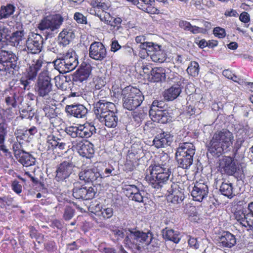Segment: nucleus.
<instances>
[{
  "label": "nucleus",
  "instance_id": "1",
  "mask_svg": "<svg viewBox=\"0 0 253 253\" xmlns=\"http://www.w3.org/2000/svg\"><path fill=\"white\" fill-rule=\"evenodd\" d=\"M150 169V173L146 176V179L152 187L167 191L172 202L179 203L183 201L184 196L179 190L178 184L169 179L171 173L169 168L154 165L151 166Z\"/></svg>",
  "mask_w": 253,
  "mask_h": 253
},
{
  "label": "nucleus",
  "instance_id": "2",
  "mask_svg": "<svg viewBox=\"0 0 253 253\" xmlns=\"http://www.w3.org/2000/svg\"><path fill=\"white\" fill-rule=\"evenodd\" d=\"M42 43V37L36 33H32L26 41V46L30 52L26 59L29 65L28 72L30 79L36 78L42 66V59L37 54L41 52Z\"/></svg>",
  "mask_w": 253,
  "mask_h": 253
},
{
  "label": "nucleus",
  "instance_id": "3",
  "mask_svg": "<svg viewBox=\"0 0 253 253\" xmlns=\"http://www.w3.org/2000/svg\"><path fill=\"white\" fill-rule=\"evenodd\" d=\"M115 110V105L110 102L99 100L94 104L93 111L96 118L109 128H114L117 126L118 118Z\"/></svg>",
  "mask_w": 253,
  "mask_h": 253
},
{
  "label": "nucleus",
  "instance_id": "4",
  "mask_svg": "<svg viewBox=\"0 0 253 253\" xmlns=\"http://www.w3.org/2000/svg\"><path fill=\"white\" fill-rule=\"evenodd\" d=\"M233 133L226 129L216 131L208 145V151L212 155H221L229 150L233 144Z\"/></svg>",
  "mask_w": 253,
  "mask_h": 253
},
{
  "label": "nucleus",
  "instance_id": "5",
  "mask_svg": "<svg viewBox=\"0 0 253 253\" xmlns=\"http://www.w3.org/2000/svg\"><path fill=\"white\" fill-rule=\"evenodd\" d=\"M123 106L128 110H133L139 107L144 100V96L137 88L127 86L122 91Z\"/></svg>",
  "mask_w": 253,
  "mask_h": 253
},
{
  "label": "nucleus",
  "instance_id": "6",
  "mask_svg": "<svg viewBox=\"0 0 253 253\" xmlns=\"http://www.w3.org/2000/svg\"><path fill=\"white\" fill-rule=\"evenodd\" d=\"M78 64V56L73 50L68 51L61 58L54 61L55 69L63 74L74 70Z\"/></svg>",
  "mask_w": 253,
  "mask_h": 253
},
{
  "label": "nucleus",
  "instance_id": "7",
  "mask_svg": "<svg viewBox=\"0 0 253 253\" xmlns=\"http://www.w3.org/2000/svg\"><path fill=\"white\" fill-rule=\"evenodd\" d=\"M35 90L38 96L50 99L53 94L51 79L46 72L41 73L35 85Z\"/></svg>",
  "mask_w": 253,
  "mask_h": 253
},
{
  "label": "nucleus",
  "instance_id": "8",
  "mask_svg": "<svg viewBox=\"0 0 253 253\" xmlns=\"http://www.w3.org/2000/svg\"><path fill=\"white\" fill-rule=\"evenodd\" d=\"M169 78L174 83L177 84V86H172L165 91L164 97L169 101H172L176 98L181 92V87L184 84V79L177 73L172 75L170 74Z\"/></svg>",
  "mask_w": 253,
  "mask_h": 253
},
{
  "label": "nucleus",
  "instance_id": "9",
  "mask_svg": "<svg viewBox=\"0 0 253 253\" xmlns=\"http://www.w3.org/2000/svg\"><path fill=\"white\" fill-rule=\"evenodd\" d=\"M128 231L125 239V244L126 245H137L139 243H144L147 244L150 242L149 239H151V238L148 234L140 231H134L131 229H129Z\"/></svg>",
  "mask_w": 253,
  "mask_h": 253
},
{
  "label": "nucleus",
  "instance_id": "10",
  "mask_svg": "<svg viewBox=\"0 0 253 253\" xmlns=\"http://www.w3.org/2000/svg\"><path fill=\"white\" fill-rule=\"evenodd\" d=\"M76 168L72 161H64L57 165L56 170L55 179L58 181H63L68 178Z\"/></svg>",
  "mask_w": 253,
  "mask_h": 253
},
{
  "label": "nucleus",
  "instance_id": "11",
  "mask_svg": "<svg viewBox=\"0 0 253 253\" xmlns=\"http://www.w3.org/2000/svg\"><path fill=\"white\" fill-rule=\"evenodd\" d=\"M63 21V18L60 15L47 17L42 20L38 28L41 30L54 31L60 27Z\"/></svg>",
  "mask_w": 253,
  "mask_h": 253
},
{
  "label": "nucleus",
  "instance_id": "12",
  "mask_svg": "<svg viewBox=\"0 0 253 253\" xmlns=\"http://www.w3.org/2000/svg\"><path fill=\"white\" fill-rule=\"evenodd\" d=\"M95 190L92 187L76 186L73 190V196L77 199H92L96 193Z\"/></svg>",
  "mask_w": 253,
  "mask_h": 253
},
{
  "label": "nucleus",
  "instance_id": "13",
  "mask_svg": "<svg viewBox=\"0 0 253 253\" xmlns=\"http://www.w3.org/2000/svg\"><path fill=\"white\" fill-rule=\"evenodd\" d=\"M106 49L100 42H94L89 47V57L96 60L101 61L106 56Z\"/></svg>",
  "mask_w": 253,
  "mask_h": 253
},
{
  "label": "nucleus",
  "instance_id": "14",
  "mask_svg": "<svg viewBox=\"0 0 253 253\" xmlns=\"http://www.w3.org/2000/svg\"><path fill=\"white\" fill-rule=\"evenodd\" d=\"M17 60L18 57L12 52L2 49L0 50V62L5 63L6 66L17 70L19 68Z\"/></svg>",
  "mask_w": 253,
  "mask_h": 253
},
{
  "label": "nucleus",
  "instance_id": "15",
  "mask_svg": "<svg viewBox=\"0 0 253 253\" xmlns=\"http://www.w3.org/2000/svg\"><path fill=\"white\" fill-rule=\"evenodd\" d=\"M208 192V185L199 181L195 183L191 194L194 201L202 202L207 196Z\"/></svg>",
  "mask_w": 253,
  "mask_h": 253
},
{
  "label": "nucleus",
  "instance_id": "16",
  "mask_svg": "<svg viewBox=\"0 0 253 253\" xmlns=\"http://www.w3.org/2000/svg\"><path fill=\"white\" fill-rule=\"evenodd\" d=\"M219 168L221 172L229 175H232L237 170L235 162L230 157H225L220 160Z\"/></svg>",
  "mask_w": 253,
  "mask_h": 253
},
{
  "label": "nucleus",
  "instance_id": "17",
  "mask_svg": "<svg viewBox=\"0 0 253 253\" xmlns=\"http://www.w3.org/2000/svg\"><path fill=\"white\" fill-rule=\"evenodd\" d=\"M80 179L87 182L94 181L100 182L102 178L101 174L96 168L85 169L79 174Z\"/></svg>",
  "mask_w": 253,
  "mask_h": 253
},
{
  "label": "nucleus",
  "instance_id": "18",
  "mask_svg": "<svg viewBox=\"0 0 253 253\" xmlns=\"http://www.w3.org/2000/svg\"><path fill=\"white\" fill-rule=\"evenodd\" d=\"M160 46L158 44H155L150 46L147 49V53L148 56L155 62L162 63L166 59V54L164 51L161 49Z\"/></svg>",
  "mask_w": 253,
  "mask_h": 253
},
{
  "label": "nucleus",
  "instance_id": "19",
  "mask_svg": "<svg viewBox=\"0 0 253 253\" xmlns=\"http://www.w3.org/2000/svg\"><path fill=\"white\" fill-rule=\"evenodd\" d=\"M66 111L71 115L78 118H83L87 113V110L84 106L80 104H73L67 105Z\"/></svg>",
  "mask_w": 253,
  "mask_h": 253
},
{
  "label": "nucleus",
  "instance_id": "20",
  "mask_svg": "<svg viewBox=\"0 0 253 253\" xmlns=\"http://www.w3.org/2000/svg\"><path fill=\"white\" fill-rule=\"evenodd\" d=\"M149 115L153 121L162 124L167 123L170 117L167 111L157 108L150 109Z\"/></svg>",
  "mask_w": 253,
  "mask_h": 253
},
{
  "label": "nucleus",
  "instance_id": "21",
  "mask_svg": "<svg viewBox=\"0 0 253 253\" xmlns=\"http://www.w3.org/2000/svg\"><path fill=\"white\" fill-rule=\"evenodd\" d=\"M172 140V136L169 133L163 132L157 135L153 142L155 147L159 148L170 145Z\"/></svg>",
  "mask_w": 253,
  "mask_h": 253
},
{
  "label": "nucleus",
  "instance_id": "22",
  "mask_svg": "<svg viewBox=\"0 0 253 253\" xmlns=\"http://www.w3.org/2000/svg\"><path fill=\"white\" fill-rule=\"evenodd\" d=\"M92 212L98 216L101 219H107L111 218L113 215V210L111 208H103L100 204H97L91 208Z\"/></svg>",
  "mask_w": 253,
  "mask_h": 253
},
{
  "label": "nucleus",
  "instance_id": "23",
  "mask_svg": "<svg viewBox=\"0 0 253 253\" xmlns=\"http://www.w3.org/2000/svg\"><path fill=\"white\" fill-rule=\"evenodd\" d=\"M91 70L92 67L90 64L85 62L82 63L80 68L76 71V80L81 82L86 80L90 75Z\"/></svg>",
  "mask_w": 253,
  "mask_h": 253
},
{
  "label": "nucleus",
  "instance_id": "24",
  "mask_svg": "<svg viewBox=\"0 0 253 253\" xmlns=\"http://www.w3.org/2000/svg\"><path fill=\"white\" fill-rule=\"evenodd\" d=\"M77 150L81 156L87 158L92 157L94 153L92 144L87 141L80 142L77 145Z\"/></svg>",
  "mask_w": 253,
  "mask_h": 253
},
{
  "label": "nucleus",
  "instance_id": "25",
  "mask_svg": "<svg viewBox=\"0 0 253 253\" xmlns=\"http://www.w3.org/2000/svg\"><path fill=\"white\" fill-rule=\"evenodd\" d=\"M219 190L221 194L228 198L231 199L236 194L237 192L236 189L234 187L233 184L229 181L222 182L220 186Z\"/></svg>",
  "mask_w": 253,
  "mask_h": 253
},
{
  "label": "nucleus",
  "instance_id": "26",
  "mask_svg": "<svg viewBox=\"0 0 253 253\" xmlns=\"http://www.w3.org/2000/svg\"><path fill=\"white\" fill-rule=\"evenodd\" d=\"M195 153V147L191 143L184 142L179 144L175 154L194 156Z\"/></svg>",
  "mask_w": 253,
  "mask_h": 253
},
{
  "label": "nucleus",
  "instance_id": "27",
  "mask_svg": "<svg viewBox=\"0 0 253 253\" xmlns=\"http://www.w3.org/2000/svg\"><path fill=\"white\" fill-rule=\"evenodd\" d=\"M75 37L74 31L70 28L64 29L59 34V40L60 42L63 45L68 44Z\"/></svg>",
  "mask_w": 253,
  "mask_h": 253
},
{
  "label": "nucleus",
  "instance_id": "28",
  "mask_svg": "<svg viewBox=\"0 0 253 253\" xmlns=\"http://www.w3.org/2000/svg\"><path fill=\"white\" fill-rule=\"evenodd\" d=\"M193 156L175 154L178 167L184 169H188L193 163Z\"/></svg>",
  "mask_w": 253,
  "mask_h": 253
},
{
  "label": "nucleus",
  "instance_id": "29",
  "mask_svg": "<svg viewBox=\"0 0 253 253\" xmlns=\"http://www.w3.org/2000/svg\"><path fill=\"white\" fill-rule=\"evenodd\" d=\"M219 243L224 247L231 248L236 244V239L233 234L225 232L220 237Z\"/></svg>",
  "mask_w": 253,
  "mask_h": 253
},
{
  "label": "nucleus",
  "instance_id": "30",
  "mask_svg": "<svg viewBox=\"0 0 253 253\" xmlns=\"http://www.w3.org/2000/svg\"><path fill=\"white\" fill-rule=\"evenodd\" d=\"M163 236L165 239L178 243L180 240L179 232L173 229L166 228L163 230Z\"/></svg>",
  "mask_w": 253,
  "mask_h": 253
},
{
  "label": "nucleus",
  "instance_id": "31",
  "mask_svg": "<svg viewBox=\"0 0 253 253\" xmlns=\"http://www.w3.org/2000/svg\"><path fill=\"white\" fill-rule=\"evenodd\" d=\"M18 158L19 162L26 167L33 166L35 164V158L28 153L25 152L22 153Z\"/></svg>",
  "mask_w": 253,
  "mask_h": 253
},
{
  "label": "nucleus",
  "instance_id": "32",
  "mask_svg": "<svg viewBox=\"0 0 253 253\" xmlns=\"http://www.w3.org/2000/svg\"><path fill=\"white\" fill-rule=\"evenodd\" d=\"M48 143L51 145L53 149L65 150L66 147V144L63 141V140L55 136H52V138L48 140Z\"/></svg>",
  "mask_w": 253,
  "mask_h": 253
},
{
  "label": "nucleus",
  "instance_id": "33",
  "mask_svg": "<svg viewBox=\"0 0 253 253\" xmlns=\"http://www.w3.org/2000/svg\"><path fill=\"white\" fill-rule=\"evenodd\" d=\"M25 39L24 33L23 31H16L13 33L10 37V41L15 46L20 45Z\"/></svg>",
  "mask_w": 253,
  "mask_h": 253
},
{
  "label": "nucleus",
  "instance_id": "34",
  "mask_svg": "<svg viewBox=\"0 0 253 253\" xmlns=\"http://www.w3.org/2000/svg\"><path fill=\"white\" fill-rule=\"evenodd\" d=\"M15 7L10 4L1 6L0 9V19L8 17L13 13Z\"/></svg>",
  "mask_w": 253,
  "mask_h": 253
},
{
  "label": "nucleus",
  "instance_id": "35",
  "mask_svg": "<svg viewBox=\"0 0 253 253\" xmlns=\"http://www.w3.org/2000/svg\"><path fill=\"white\" fill-rule=\"evenodd\" d=\"M9 30L4 25H0V49L4 48L6 45L5 39L9 35Z\"/></svg>",
  "mask_w": 253,
  "mask_h": 253
},
{
  "label": "nucleus",
  "instance_id": "36",
  "mask_svg": "<svg viewBox=\"0 0 253 253\" xmlns=\"http://www.w3.org/2000/svg\"><path fill=\"white\" fill-rule=\"evenodd\" d=\"M165 74L164 70L162 68H155L151 71L152 79L154 82H156L161 81L162 78L165 76Z\"/></svg>",
  "mask_w": 253,
  "mask_h": 253
},
{
  "label": "nucleus",
  "instance_id": "37",
  "mask_svg": "<svg viewBox=\"0 0 253 253\" xmlns=\"http://www.w3.org/2000/svg\"><path fill=\"white\" fill-rule=\"evenodd\" d=\"M90 3L92 7L102 11L107 10L109 7L104 0H90Z\"/></svg>",
  "mask_w": 253,
  "mask_h": 253
},
{
  "label": "nucleus",
  "instance_id": "38",
  "mask_svg": "<svg viewBox=\"0 0 253 253\" xmlns=\"http://www.w3.org/2000/svg\"><path fill=\"white\" fill-rule=\"evenodd\" d=\"M199 64L197 62L192 61L187 69V72L189 75L193 77L197 76L199 72Z\"/></svg>",
  "mask_w": 253,
  "mask_h": 253
},
{
  "label": "nucleus",
  "instance_id": "39",
  "mask_svg": "<svg viewBox=\"0 0 253 253\" xmlns=\"http://www.w3.org/2000/svg\"><path fill=\"white\" fill-rule=\"evenodd\" d=\"M137 43H140V48L147 50L150 46L153 45V42H145V38L144 36H138L135 38Z\"/></svg>",
  "mask_w": 253,
  "mask_h": 253
},
{
  "label": "nucleus",
  "instance_id": "40",
  "mask_svg": "<svg viewBox=\"0 0 253 253\" xmlns=\"http://www.w3.org/2000/svg\"><path fill=\"white\" fill-rule=\"evenodd\" d=\"M139 1L143 2L146 5H148L146 7L142 8L144 11H146L147 13H155L157 11V9L156 8L151 6L154 2V0H138L139 2Z\"/></svg>",
  "mask_w": 253,
  "mask_h": 253
},
{
  "label": "nucleus",
  "instance_id": "41",
  "mask_svg": "<svg viewBox=\"0 0 253 253\" xmlns=\"http://www.w3.org/2000/svg\"><path fill=\"white\" fill-rule=\"evenodd\" d=\"M86 134V138L90 137L95 132V128L94 126L89 123H85L84 125H80Z\"/></svg>",
  "mask_w": 253,
  "mask_h": 253
},
{
  "label": "nucleus",
  "instance_id": "42",
  "mask_svg": "<svg viewBox=\"0 0 253 253\" xmlns=\"http://www.w3.org/2000/svg\"><path fill=\"white\" fill-rule=\"evenodd\" d=\"M45 116L49 119L55 118L57 116V112L56 109L49 106H46L43 108Z\"/></svg>",
  "mask_w": 253,
  "mask_h": 253
},
{
  "label": "nucleus",
  "instance_id": "43",
  "mask_svg": "<svg viewBox=\"0 0 253 253\" xmlns=\"http://www.w3.org/2000/svg\"><path fill=\"white\" fill-rule=\"evenodd\" d=\"M105 11H102V13L100 14H97V16L99 17L101 21L104 22L106 24H108L109 23L112 22L113 20V17L110 14Z\"/></svg>",
  "mask_w": 253,
  "mask_h": 253
},
{
  "label": "nucleus",
  "instance_id": "44",
  "mask_svg": "<svg viewBox=\"0 0 253 253\" xmlns=\"http://www.w3.org/2000/svg\"><path fill=\"white\" fill-rule=\"evenodd\" d=\"M65 132L73 138L78 137V126H70L65 128Z\"/></svg>",
  "mask_w": 253,
  "mask_h": 253
},
{
  "label": "nucleus",
  "instance_id": "45",
  "mask_svg": "<svg viewBox=\"0 0 253 253\" xmlns=\"http://www.w3.org/2000/svg\"><path fill=\"white\" fill-rule=\"evenodd\" d=\"M75 211L71 207H66L63 214L64 218L66 220L71 219L74 215Z\"/></svg>",
  "mask_w": 253,
  "mask_h": 253
},
{
  "label": "nucleus",
  "instance_id": "46",
  "mask_svg": "<svg viewBox=\"0 0 253 253\" xmlns=\"http://www.w3.org/2000/svg\"><path fill=\"white\" fill-rule=\"evenodd\" d=\"M5 134V132L4 129L2 127L0 126V150L4 152H6L7 150L4 145Z\"/></svg>",
  "mask_w": 253,
  "mask_h": 253
},
{
  "label": "nucleus",
  "instance_id": "47",
  "mask_svg": "<svg viewBox=\"0 0 253 253\" xmlns=\"http://www.w3.org/2000/svg\"><path fill=\"white\" fill-rule=\"evenodd\" d=\"M170 159L168 155L164 154L160 157V163L157 164H155L154 165H159L162 166V167H167L169 168V163Z\"/></svg>",
  "mask_w": 253,
  "mask_h": 253
},
{
  "label": "nucleus",
  "instance_id": "48",
  "mask_svg": "<svg viewBox=\"0 0 253 253\" xmlns=\"http://www.w3.org/2000/svg\"><path fill=\"white\" fill-rule=\"evenodd\" d=\"M12 149L14 155L16 157H18L21 155L22 153L24 151L22 149V145L20 143L15 142L13 144Z\"/></svg>",
  "mask_w": 253,
  "mask_h": 253
},
{
  "label": "nucleus",
  "instance_id": "49",
  "mask_svg": "<svg viewBox=\"0 0 253 253\" xmlns=\"http://www.w3.org/2000/svg\"><path fill=\"white\" fill-rule=\"evenodd\" d=\"M213 34L216 37L223 38L226 36V32L224 29L217 27L213 29Z\"/></svg>",
  "mask_w": 253,
  "mask_h": 253
},
{
  "label": "nucleus",
  "instance_id": "50",
  "mask_svg": "<svg viewBox=\"0 0 253 253\" xmlns=\"http://www.w3.org/2000/svg\"><path fill=\"white\" fill-rule=\"evenodd\" d=\"M74 18L78 23H86V17L80 12H76L74 14Z\"/></svg>",
  "mask_w": 253,
  "mask_h": 253
},
{
  "label": "nucleus",
  "instance_id": "51",
  "mask_svg": "<svg viewBox=\"0 0 253 253\" xmlns=\"http://www.w3.org/2000/svg\"><path fill=\"white\" fill-rule=\"evenodd\" d=\"M144 191H140L137 194L134 195H131L128 196V197L130 199H131L132 200H134L137 202H143V199L144 197L143 196V194H144Z\"/></svg>",
  "mask_w": 253,
  "mask_h": 253
},
{
  "label": "nucleus",
  "instance_id": "52",
  "mask_svg": "<svg viewBox=\"0 0 253 253\" xmlns=\"http://www.w3.org/2000/svg\"><path fill=\"white\" fill-rule=\"evenodd\" d=\"M5 102L7 105H11L12 107H16V101L15 99V94H12L10 96H7L5 98Z\"/></svg>",
  "mask_w": 253,
  "mask_h": 253
},
{
  "label": "nucleus",
  "instance_id": "53",
  "mask_svg": "<svg viewBox=\"0 0 253 253\" xmlns=\"http://www.w3.org/2000/svg\"><path fill=\"white\" fill-rule=\"evenodd\" d=\"M55 84V85L58 88L60 89L64 88V82L65 81L64 77H60L59 76H56L54 78Z\"/></svg>",
  "mask_w": 253,
  "mask_h": 253
},
{
  "label": "nucleus",
  "instance_id": "54",
  "mask_svg": "<svg viewBox=\"0 0 253 253\" xmlns=\"http://www.w3.org/2000/svg\"><path fill=\"white\" fill-rule=\"evenodd\" d=\"M126 191H127V194H129L128 196L134 195L140 191L134 185H128L126 188Z\"/></svg>",
  "mask_w": 253,
  "mask_h": 253
},
{
  "label": "nucleus",
  "instance_id": "55",
  "mask_svg": "<svg viewBox=\"0 0 253 253\" xmlns=\"http://www.w3.org/2000/svg\"><path fill=\"white\" fill-rule=\"evenodd\" d=\"M189 31L194 34H196L198 33H206L207 30L206 29H203L196 26H192L191 25Z\"/></svg>",
  "mask_w": 253,
  "mask_h": 253
},
{
  "label": "nucleus",
  "instance_id": "56",
  "mask_svg": "<svg viewBox=\"0 0 253 253\" xmlns=\"http://www.w3.org/2000/svg\"><path fill=\"white\" fill-rule=\"evenodd\" d=\"M188 244L190 247L197 249L199 247V244L196 238L190 237L188 240Z\"/></svg>",
  "mask_w": 253,
  "mask_h": 253
},
{
  "label": "nucleus",
  "instance_id": "57",
  "mask_svg": "<svg viewBox=\"0 0 253 253\" xmlns=\"http://www.w3.org/2000/svg\"><path fill=\"white\" fill-rule=\"evenodd\" d=\"M12 190L17 194H19L22 191V186L17 181H14L12 183Z\"/></svg>",
  "mask_w": 253,
  "mask_h": 253
},
{
  "label": "nucleus",
  "instance_id": "58",
  "mask_svg": "<svg viewBox=\"0 0 253 253\" xmlns=\"http://www.w3.org/2000/svg\"><path fill=\"white\" fill-rule=\"evenodd\" d=\"M245 141V138L243 137H238L236 142L234 144V149L236 150V151H237L241 147L243 143Z\"/></svg>",
  "mask_w": 253,
  "mask_h": 253
},
{
  "label": "nucleus",
  "instance_id": "59",
  "mask_svg": "<svg viewBox=\"0 0 253 253\" xmlns=\"http://www.w3.org/2000/svg\"><path fill=\"white\" fill-rule=\"evenodd\" d=\"M239 19L242 22L246 23L250 21V15L247 12H243L240 14Z\"/></svg>",
  "mask_w": 253,
  "mask_h": 253
},
{
  "label": "nucleus",
  "instance_id": "60",
  "mask_svg": "<svg viewBox=\"0 0 253 253\" xmlns=\"http://www.w3.org/2000/svg\"><path fill=\"white\" fill-rule=\"evenodd\" d=\"M122 20L120 17H113V20H112V22L109 23L108 25H110L111 27H115L120 25L121 23H122Z\"/></svg>",
  "mask_w": 253,
  "mask_h": 253
},
{
  "label": "nucleus",
  "instance_id": "61",
  "mask_svg": "<svg viewBox=\"0 0 253 253\" xmlns=\"http://www.w3.org/2000/svg\"><path fill=\"white\" fill-rule=\"evenodd\" d=\"M179 25L180 28L183 29L184 30L189 31L191 24L189 22L186 21H181L179 22Z\"/></svg>",
  "mask_w": 253,
  "mask_h": 253
},
{
  "label": "nucleus",
  "instance_id": "62",
  "mask_svg": "<svg viewBox=\"0 0 253 253\" xmlns=\"http://www.w3.org/2000/svg\"><path fill=\"white\" fill-rule=\"evenodd\" d=\"M28 68L27 69V79L26 80H24L23 79H21L20 80V82H21V84L23 85L24 89H26L27 88V87L29 86V84H30L29 81L33 80L34 79V78H33L32 79H29L28 72Z\"/></svg>",
  "mask_w": 253,
  "mask_h": 253
},
{
  "label": "nucleus",
  "instance_id": "63",
  "mask_svg": "<svg viewBox=\"0 0 253 253\" xmlns=\"http://www.w3.org/2000/svg\"><path fill=\"white\" fill-rule=\"evenodd\" d=\"M96 84L95 87L96 89H100L102 86H104L106 82L101 78H98L96 80Z\"/></svg>",
  "mask_w": 253,
  "mask_h": 253
},
{
  "label": "nucleus",
  "instance_id": "64",
  "mask_svg": "<svg viewBox=\"0 0 253 253\" xmlns=\"http://www.w3.org/2000/svg\"><path fill=\"white\" fill-rule=\"evenodd\" d=\"M121 45L119 44L116 40L112 41L111 43V50L113 52H116L121 48Z\"/></svg>",
  "mask_w": 253,
  "mask_h": 253
}]
</instances>
